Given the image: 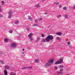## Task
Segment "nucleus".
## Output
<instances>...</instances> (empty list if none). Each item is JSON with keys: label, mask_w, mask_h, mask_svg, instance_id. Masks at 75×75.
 <instances>
[{"label": "nucleus", "mask_w": 75, "mask_h": 75, "mask_svg": "<svg viewBox=\"0 0 75 75\" xmlns=\"http://www.w3.org/2000/svg\"><path fill=\"white\" fill-rule=\"evenodd\" d=\"M54 39V36L52 35H49L47 36L46 38V42H50V40H52Z\"/></svg>", "instance_id": "f257e3e1"}, {"label": "nucleus", "mask_w": 75, "mask_h": 75, "mask_svg": "<svg viewBox=\"0 0 75 75\" xmlns=\"http://www.w3.org/2000/svg\"><path fill=\"white\" fill-rule=\"evenodd\" d=\"M11 47L12 48H16V45L14 43H11Z\"/></svg>", "instance_id": "f03ea898"}, {"label": "nucleus", "mask_w": 75, "mask_h": 75, "mask_svg": "<svg viewBox=\"0 0 75 75\" xmlns=\"http://www.w3.org/2000/svg\"><path fill=\"white\" fill-rule=\"evenodd\" d=\"M61 62L59 60L56 63H54V64L55 65H58V64H61Z\"/></svg>", "instance_id": "7ed1b4c3"}, {"label": "nucleus", "mask_w": 75, "mask_h": 75, "mask_svg": "<svg viewBox=\"0 0 75 75\" xmlns=\"http://www.w3.org/2000/svg\"><path fill=\"white\" fill-rule=\"evenodd\" d=\"M5 69H10V67H9V66L8 65H6L5 66Z\"/></svg>", "instance_id": "20e7f679"}, {"label": "nucleus", "mask_w": 75, "mask_h": 75, "mask_svg": "<svg viewBox=\"0 0 75 75\" xmlns=\"http://www.w3.org/2000/svg\"><path fill=\"white\" fill-rule=\"evenodd\" d=\"M48 62L49 63H53L54 62V60H53V59H51L48 61Z\"/></svg>", "instance_id": "39448f33"}, {"label": "nucleus", "mask_w": 75, "mask_h": 75, "mask_svg": "<svg viewBox=\"0 0 75 75\" xmlns=\"http://www.w3.org/2000/svg\"><path fill=\"white\" fill-rule=\"evenodd\" d=\"M50 65H51V64H50V63H47L45 65V67H48V66H50Z\"/></svg>", "instance_id": "423d86ee"}, {"label": "nucleus", "mask_w": 75, "mask_h": 75, "mask_svg": "<svg viewBox=\"0 0 75 75\" xmlns=\"http://www.w3.org/2000/svg\"><path fill=\"white\" fill-rule=\"evenodd\" d=\"M28 37L29 38H31V37L33 36V34L31 33H30L28 35Z\"/></svg>", "instance_id": "0eeeda50"}, {"label": "nucleus", "mask_w": 75, "mask_h": 75, "mask_svg": "<svg viewBox=\"0 0 75 75\" xmlns=\"http://www.w3.org/2000/svg\"><path fill=\"white\" fill-rule=\"evenodd\" d=\"M4 74L5 75H7V70H5L4 71Z\"/></svg>", "instance_id": "6e6552de"}, {"label": "nucleus", "mask_w": 75, "mask_h": 75, "mask_svg": "<svg viewBox=\"0 0 75 75\" xmlns=\"http://www.w3.org/2000/svg\"><path fill=\"white\" fill-rule=\"evenodd\" d=\"M56 34L57 35H61L62 34V33L61 32H58L56 33Z\"/></svg>", "instance_id": "1a4fd4ad"}, {"label": "nucleus", "mask_w": 75, "mask_h": 75, "mask_svg": "<svg viewBox=\"0 0 75 75\" xmlns=\"http://www.w3.org/2000/svg\"><path fill=\"white\" fill-rule=\"evenodd\" d=\"M35 7H37V8H39L40 7V4H37L35 5Z\"/></svg>", "instance_id": "9d476101"}, {"label": "nucleus", "mask_w": 75, "mask_h": 75, "mask_svg": "<svg viewBox=\"0 0 75 75\" xmlns=\"http://www.w3.org/2000/svg\"><path fill=\"white\" fill-rule=\"evenodd\" d=\"M8 41V39L7 38L4 39V41L5 42H7Z\"/></svg>", "instance_id": "9b49d317"}, {"label": "nucleus", "mask_w": 75, "mask_h": 75, "mask_svg": "<svg viewBox=\"0 0 75 75\" xmlns=\"http://www.w3.org/2000/svg\"><path fill=\"white\" fill-rule=\"evenodd\" d=\"M34 61L35 63H38V62H39V60H38V59H37L36 60H35Z\"/></svg>", "instance_id": "f8f14e48"}, {"label": "nucleus", "mask_w": 75, "mask_h": 75, "mask_svg": "<svg viewBox=\"0 0 75 75\" xmlns=\"http://www.w3.org/2000/svg\"><path fill=\"white\" fill-rule=\"evenodd\" d=\"M26 68L27 69H31L33 68L31 67L28 66L26 67Z\"/></svg>", "instance_id": "ddd939ff"}, {"label": "nucleus", "mask_w": 75, "mask_h": 75, "mask_svg": "<svg viewBox=\"0 0 75 75\" xmlns=\"http://www.w3.org/2000/svg\"><path fill=\"white\" fill-rule=\"evenodd\" d=\"M67 8L66 7H64L63 8V10H67Z\"/></svg>", "instance_id": "4468645a"}, {"label": "nucleus", "mask_w": 75, "mask_h": 75, "mask_svg": "<svg viewBox=\"0 0 75 75\" xmlns=\"http://www.w3.org/2000/svg\"><path fill=\"white\" fill-rule=\"evenodd\" d=\"M28 18L30 20H32V18H31V16H28Z\"/></svg>", "instance_id": "2eb2a0df"}, {"label": "nucleus", "mask_w": 75, "mask_h": 75, "mask_svg": "<svg viewBox=\"0 0 75 75\" xmlns=\"http://www.w3.org/2000/svg\"><path fill=\"white\" fill-rule=\"evenodd\" d=\"M56 38L57 40H61V38L59 37H57Z\"/></svg>", "instance_id": "dca6fc26"}, {"label": "nucleus", "mask_w": 75, "mask_h": 75, "mask_svg": "<svg viewBox=\"0 0 75 75\" xmlns=\"http://www.w3.org/2000/svg\"><path fill=\"white\" fill-rule=\"evenodd\" d=\"M57 73H58V74H61V75H62V74H63V73L59 71L57 72Z\"/></svg>", "instance_id": "f3484780"}, {"label": "nucleus", "mask_w": 75, "mask_h": 75, "mask_svg": "<svg viewBox=\"0 0 75 75\" xmlns=\"http://www.w3.org/2000/svg\"><path fill=\"white\" fill-rule=\"evenodd\" d=\"M54 69L56 70H57L58 69V67H57V66H55L54 67Z\"/></svg>", "instance_id": "a211bd4d"}, {"label": "nucleus", "mask_w": 75, "mask_h": 75, "mask_svg": "<svg viewBox=\"0 0 75 75\" xmlns=\"http://www.w3.org/2000/svg\"><path fill=\"white\" fill-rule=\"evenodd\" d=\"M64 17L66 18H68V16H67V15H64Z\"/></svg>", "instance_id": "6ab92c4d"}, {"label": "nucleus", "mask_w": 75, "mask_h": 75, "mask_svg": "<svg viewBox=\"0 0 75 75\" xmlns=\"http://www.w3.org/2000/svg\"><path fill=\"white\" fill-rule=\"evenodd\" d=\"M12 17V15H9L8 17V18H11Z\"/></svg>", "instance_id": "aec40b11"}, {"label": "nucleus", "mask_w": 75, "mask_h": 75, "mask_svg": "<svg viewBox=\"0 0 75 75\" xmlns=\"http://www.w3.org/2000/svg\"><path fill=\"white\" fill-rule=\"evenodd\" d=\"M12 13L11 12H9L8 13L9 15H11Z\"/></svg>", "instance_id": "412c9836"}, {"label": "nucleus", "mask_w": 75, "mask_h": 75, "mask_svg": "<svg viewBox=\"0 0 75 75\" xmlns=\"http://www.w3.org/2000/svg\"><path fill=\"white\" fill-rule=\"evenodd\" d=\"M30 39V41L32 42L33 41V39H32V38H29Z\"/></svg>", "instance_id": "4be33fe9"}, {"label": "nucleus", "mask_w": 75, "mask_h": 75, "mask_svg": "<svg viewBox=\"0 0 75 75\" xmlns=\"http://www.w3.org/2000/svg\"><path fill=\"white\" fill-rule=\"evenodd\" d=\"M64 71V70L63 69H61L60 70V72H62Z\"/></svg>", "instance_id": "5701e85b"}, {"label": "nucleus", "mask_w": 75, "mask_h": 75, "mask_svg": "<svg viewBox=\"0 0 75 75\" xmlns=\"http://www.w3.org/2000/svg\"><path fill=\"white\" fill-rule=\"evenodd\" d=\"M59 68H64V67L62 65H60L59 67Z\"/></svg>", "instance_id": "b1692460"}, {"label": "nucleus", "mask_w": 75, "mask_h": 75, "mask_svg": "<svg viewBox=\"0 0 75 75\" xmlns=\"http://www.w3.org/2000/svg\"><path fill=\"white\" fill-rule=\"evenodd\" d=\"M0 62L2 64H4V62L2 61H0Z\"/></svg>", "instance_id": "393cba45"}, {"label": "nucleus", "mask_w": 75, "mask_h": 75, "mask_svg": "<svg viewBox=\"0 0 75 75\" xmlns=\"http://www.w3.org/2000/svg\"><path fill=\"white\" fill-rule=\"evenodd\" d=\"M37 42L39 41H40V39L39 38V37H37Z\"/></svg>", "instance_id": "a878e982"}, {"label": "nucleus", "mask_w": 75, "mask_h": 75, "mask_svg": "<svg viewBox=\"0 0 75 75\" xmlns=\"http://www.w3.org/2000/svg\"><path fill=\"white\" fill-rule=\"evenodd\" d=\"M27 69V67H23L21 68V69Z\"/></svg>", "instance_id": "bb28decb"}, {"label": "nucleus", "mask_w": 75, "mask_h": 75, "mask_svg": "<svg viewBox=\"0 0 75 75\" xmlns=\"http://www.w3.org/2000/svg\"><path fill=\"white\" fill-rule=\"evenodd\" d=\"M33 26H38V25L36 24H33Z\"/></svg>", "instance_id": "cd10ccee"}, {"label": "nucleus", "mask_w": 75, "mask_h": 75, "mask_svg": "<svg viewBox=\"0 0 75 75\" xmlns=\"http://www.w3.org/2000/svg\"><path fill=\"white\" fill-rule=\"evenodd\" d=\"M61 15H58L57 16V18H59V17H61Z\"/></svg>", "instance_id": "c85d7f7f"}, {"label": "nucleus", "mask_w": 75, "mask_h": 75, "mask_svg": "<svg viewBox=\"0 0 75 75\" xmlns=\"http://www.w3.org/2000/svg\"><path fill=\"white\" fill-rule=\"evenodd\" d=\"M35 22L36 23H37L38 22V20H37V19H35Z\"/></svg>", "instance_id": "c756f323"}, {"label": "nucleus", "mask_w": 75, "mask_h": 75, "mask_svg": "<svg viewBox=\"0 0 75 75\" xmlns=\"http://www.w3.org/2000/svg\"><path fill=\"white\" fill-rule=\"evenodd\" d=\"M45 41H46V39H45V40H42V42H45Z\"/></svg>", "instance_id": "7c9ffc66"}, {"label": "nucleus", "mask_w": 75, "mask_h": 75, "mask_svg": "<svg viewBox=\"0 0 75 75\" xmlns=\"http://www.w3.org/2000/svg\"><path fill=\"white\" fill-rule=\"evenodd\" d=\"M41 36L42 37H45V36H44V34H42Z\"/></svg>", "instance_id": "2f4dec72"}, {"label": "nucleus", "mask_w": 75, "mask_h": 75, "mask_svg": "<svg viewBox=\"0 0 75 75\" xmlns=\"http://www.w3.org/2000/svg\"><path fill=\"white\" fill-rule=\"evenodd\" d=\"M10 75H16V74H14L13 73H12Z\"/></svg>", "instance_id": "473e14b6"}, {"label": "nucleus", "mask_w": 75, "mask_h": 75, "mask_svg": "<svg viewBox=\"0 0 75 75\" xmlns=\"http://www.w3.org/2000/svg\"><path fill=\"white\" fill-rule=\"evenodd\" d=\"M18 23V21H16L15 23V24H17Z\"/></svg>", "instance_id": "72a5a7b5"}, {"label": "nucleus", "mask_w": 75, "mask_h": 75, "mask_svg": "<svg viewBox=\"0 0 75 75\" xmlns=\"http://www.w3.org/2000/svg\"><path fill=\"white\" fill-rule=\"evenodd\" d=\"M71 43V42H69L68 43H67V44L68 45H70V44Z\"/></svg>", "instance_id": "f704fd0d"}, {"label": "nucleus", "mask_w": 75, "mask_h": 75, "mask_svg": "<svg viewBox=\"0 0 75 75\" xmlns=\"http://www.w3.org/2000/svg\"><path fill=\"white\" fill-rule=\"evenodd\" d=\"M9 32L10 33H12V31L11 30H10L9 31Z\"/></svg>", "instance_id": "c9c22d12"}, {"label": "nucleus", "mask_w": 75, "mask_h": 75, "mask_svg": "<svg viewBox=\"0 0 75 75\" xmlns=\"http://www.w3.org/2000/svg\"><path fill=\"white\" fill-rule=\"evenodd\" d=\"M27 30L28 31H30V28H27Z\"/></svg>", "instance_id": "e433bc0d"}, {"label": "nucleus", "mask_w": 75, "mask_h": 75, "mask_svg": "<svg viewBox=\"0 0 75 75\" xmlns=\"http://www.w3.org/2000/svg\"><path fill=\"white\" fill-rule=\"evenodd\" d=\"M3 53V52L2 51H0V54H2Z\"/></svg>", "instance_id": "4c0bfd02"}, {"label": "nucleus", "mask_w": 75, "mask_h": 75, "mask_svg": "<svg viewBox=\"0 0 75 75\" xmlns=\"http://www.w3.org/2000/svg\"><path fill=\"white\" fill-rule=\"evenodd\" d=\"M55 4H56V5H59V3L58 2H57V3Z\"/></svg>", "instance_id": "58836bf2"}, {"label": "nucleus", "mask_w": 75, "mask_h": 75, "mask_svg": "<svg viewBox=\"0 0 75 75\" xmlns=\"http://www.w3.org/2000/svg\"><path fill=\"white\" fill-rule=\"evenodd\" d=\"M3 16L2 15H1V14H0V17L1 18V17H2Z\"/></svg>", "instance_id": "ea45409f"}, {"label": "nucleus", "mask_w": 75, "mask_h": 75, "mask_svg": "<svg viewBox=\"0 0 75 75\" xmlns=\"http://www.w3.org/2000/svg\"><path fill=\"white\" fill-rule=\"evenodd\" d=\"M60 61H61V62H62L63 61V60L62 59H60Z\"/></svg>", "instance_id": "a19ab883"}, {"label": "nucleus", "mask_w": 75, "mask_h": 75, "mask_svg": "<svg viewBox=\"0 0 75 75\" xmlns=\"http://www.w3.org/2000/svg\"><path fill=\"white\" fill-rule=\"evenodd\" d=\"M1 2L2 4H4V2L3 1H2Z\"/></svg>", "instance_id": "79ce46f5"}, {"label": "nucleus", "mask_w": 75, "mask_h": 75, "mask_svg": "<svg viewBox=\"0 0 75 75\" xmlns=\"http://www.w3.org/2000/svg\"><path fill=\"white\" fill-rule=\"evenodd\" d=\"M27 49H28V50H30V48L29 47H27Z\"/></svg>", "instance_id": "37998d69"}, {"label": "nucleus", "mask_w": 75, "mask_h": 75, "mask_svg": "<svg viewBox=\"0 0 75 75\" xmlns=\"http://www.w3.org/2000/svg\"><path fill=\"white\" fill-rule=\"evenodd\" d=\"M59 8H61V7H62L60 5L59 6Z\"/></svg>", "instance_id": "c03bdc74"}, {"label": "nucleus", "mask_w": 75, "mask_h": 75, "mask_svg": "<svg viewBox=\"0 0 75 75\" xmlns=\"http://www.w3.org/2000/svg\"><path fill=\"white\" fill-rule=\"evenodd\" d=\"M2 11V10H1V9H0V12H1Z\"/></svg>", "instance_id": "a18cd8bd"}, {"label": "nucleus", "mask_w": 75, "mask_h": 75, "mask_svg": "<svg viewBox=\"0 0 75 75\" xmlns=\"http://www.w3.org/2000/svg\"><path fill=\"white\" fill-rule=\"evenodd\" d=\"M46 0H42V1H45Z\"/></svg>", "instance_id": "49530a36"}, {"label": "nucleus", "mask_w": 75, "mask_h": 75, "mask_svg": "<svg viewBox=\"0 0 75 75\" xmlns=\"http://www.w3.org/2000/svg\"><path fill=\"white\" fill-rule=\"evenodd\" d=\"M42 20V18H40V20Z\"/></svg>", "instance_id": "de8ad7c7"}, {"label": "nucleus", "mask_w": 75, "mask_h": 75, "mask_svg": "<svg viewBox=\"0 0 75 75\" xmlns=\"http://www.w3.org/2000/svg\"><path fill=\"white\" fill-rule=\"evenodd\" d=\"M45 14L46 15H47V13H45Z\"/></svg>", "instance_id": "09e8293b"}, {"label": "nucleus", "mask_w": 75, "mask_h": 75, "mask_svg": "<svg viewBox=\"0 0 75 75\" xmlns=\"http://www.w3.org/2000/svg\"><path fill=\"white\" fill-rule=\"evenodd\" d=\"M23 51H24V49H23Z\"/></svg>", "instance_id": "8fccbe9b"}, {"label": "nucleus", "mask_w": 75, "mask_h": 75, "mask_svg": "<svg viewBox=\"0 0 75 75\" xmlns=\"http://www.w3.org/2000/svg\"><path fill=\"white\" fill-rule=\"evenodd\" d=\"M24 53H22V54H24Z\"/></svg>", "instance_id": "3c124183"}, {"label": "nucleus", "mask_w": 75, "mask_h": 75, "mask_svg": "<svg viewBox=\"0 0 75 75\" xmlns=\"http://www.w3.org/2000/svg\"><path fill=\"white\" fill-rule=\"evenodd\" d=\"M0 75H1V74H0Z\"/></svg>", "instance_id": "603ef678"}]
</instances>
